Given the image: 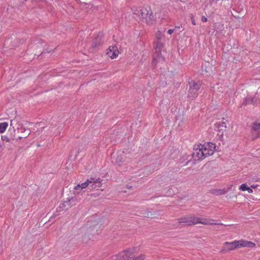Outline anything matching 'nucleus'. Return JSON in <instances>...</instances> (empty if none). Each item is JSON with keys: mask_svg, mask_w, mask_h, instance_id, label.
<instances>
[{"mask_svg": "<svg viewBox=\"0 0 260 260\" xmlns=\"http://www.w3.org/2000/svg\"><path fill=\"white\" fill-rule=\"evenodd\" d=\"M133 12L134 15L141 17L148 25H152L155 21L152 11L149 7L142 8H134L133 9Z\"/></svg>", "mask_w": 260, "mask_h": 260, "instance_id": "nucleus-1", "label": "nucleus"}, {"mask_svg": "<svg viewBox=\"0 0 260 260\" xmlns=\"http://www.w3.org/2000/svg\"><path fill=\"white\" fill-rule=\"evenodd\" d=\"M133 12L134 15L141 17L148 25H152L155 21L152 11L149 7L142 8H134L133 9Z\"/></svg>", "mask_w": 260, "mask_h": 260, "instance_id": "nucleus-2", "label": "nucleus"}, {"mask_svg": "<svg viewBox=\"0 0 260 260\" xmlns=\"http://www.w3.org/2000/svg\"><path fill=\"white\" fill-rule=\"evenodd\" d=\"M140 249L138 247H133L124 251L118 255L117 260H144L146 256L143 253L139 254Z\"/></svg>", "mask_w": 260, "mask_h": 260, "instance_id": "nucleus-3", "label": "nucleus"}, {"mask_svg": "<svg viewBox=\"0 0 260 260\" xmlns=\"http://www.w3.org/2000/svg\"><path fill=\"white\" fill-rule=\"evenodd\" d=\"M161 34H159L157 39L154 42V53L153 55V63L156 64L158 61L163 60L161 56V50L163 48Z\"/></svg>", "mask_w": 260, "mask_h": 260, "instance_id": "nucleus-4", "label": "nucleus"}, {"mask_svg": "<svg viewBox=\"0 0 260 260\" xmlns=\"http://www.w3.org/2000/svg\"><path fill=\"white\" fill-rule=\"evenodd\" d=\"M101 232L100 225L94 221L91 222L87 225L86 232L83 238V240H84L86 238L92 240L95 236L100 234Z\"/></svg>", "mask_w": 260, "mask_h": 260, "instance_id": "nucleus-5", "label": "nucleus"}, {"mask_svg": "<svg viewBox=\"0 0 260 260\" xmlns=\"http://www.w3.org/2000/svg\"><path fill=\"white\" fill-rule=\"evenodd\" d=\"M189 83V89L188 96L189 98L193 99L197 97L198 95V91L200 88L201 83L200 82L196 83L193 80H191Z\"/></svg>", "mask_w": 260, "mask_h": 260, "instance_id": "nucleus-6", "label": "nucleus"}, {"mask_svg": "<svg viewBox=\"0 0 260 260\" xmlns=\"http://www.w3.org/2000/svg\"><path fill=\"white\" fill-rule=\"evenodd\" d=\"M201 145L200 148H202L204 155H205L206 157L212 155L214 154L216 148V145L215 144L211 142H208L205 143L203 145Z\"/></svg>", "mask_w": 260, "mask_h": 260, "instance_id": "nucleus-7", "label": "nucleus"}, {"mask_svg": "<svg viewBox=\"0 0 260 260\" xmlns=\"http://www.w3.org/2000/svg\"><path fill=\"white\" fill-rule=\"evenodd\" d=\"M98 183H100V181L98 180H94L93 178H90L87 179L85 182L82 183L81 184H79L77 186H75L74 189L75 190L77 189H83L85 188L86 187L89 186V188H91V189L95 188V184Z\"/></svg>", "mask_w": 260, "mask_h": 260, "instance_id": "nucleus-8", "label": "nucleus"}, {"mask_svg": "<svg viewBox=\"0 0 260 260\" xmlns=\"http://www.w3.org/2000/svg\"><path fill=\"white\" fill-rule=\"evenodd\" d=\"M196 217L194 215H188L182 216L178 219V222L179 224L190 225L197 224Z\"/></svg>", "mask_w": 260, "mask_h": 260, "instance_id": "nucleus-9", "label": "nucleus"}, {"mask_svg": "<svg viewBox=\"0 0 260 260\" xmlns=\"http://www.w3.org/2000/svg\"><path fill=\"white\" fill-rule=\"evenodd\" d=\"M226 124L224 122H219L214 125V131L216 132L218 138L221 140L226 131Z\"/></svg>", "mask_w": 260, "mask_h": 260, "instance_id": "nucleus-10", "label": "nucleus"}, {"mask_svg": "<svg viewBox=\"0 0 260 260\" xmlns=\"http://www.w3.org/2000/svg\"><path fill=\"white\" fill-rule=\"evenodd\" d=\"M201 145H196L193 147V152L192 153V158L195 160H199L201 159H203L206 157L205 155H204V153L202 148H200Z\"/></svg>", "mask_w": 260, "mask_h": 260, "instance_id": "nucleus-11", "label": "nucleus"}, {"mask_svg": "<svg viewBox=\"0 0 260 260\" xmlns=\"http://www.w3.org/2000/svg\"><path fill=\"white\" fill-rule=\"evenodd\" d=\"M238 246L237 240L231 242H225L223 243L222 251L224 252L233 251L236 249H238Z\"/></svg>", "mask_w": 260, "mask_h": 260, "instance_id": "nucleus-12", "label": "nucleus"}, {"mask_svg": "<svg viewBox=\"0 0 260 260\" xmlns=\"http://www.w3.org/2000/svg\"><path fill=\"white\" fill-rule=\"evenodd\" d=\"M106 54L109 57L113 59L117 57L119 54V51L116 46L112 45L109 46L107 49Z\"/></svg>", "mask_w": 260, "mask_h": 260, "instance_id": "nucleus-13", "label": "nucleus"}, {"mask_svg": "<svg viewBox=\"0 0 260 260\" xmlns=\"http://www.w3.org/2000/svg\"><path fill=\"white\" fill-rule=\"evenodd\" d=\"M237 244L238 245V248L242 247L253 248L255 247L256 245V244L254 243L251 241L243 239L237 240Z\"/></svg>", "mask_w": 260, "mask_h": 260, "instance_id": "nucleus-14", "label": "nucleus"}, {"mask_svg": "<svg viewBox=\"0 0 260 260\" xmlns=\"http://www.w3.org/2000/svg\"><path fill=\"white\" fill-rule=\"evenodd\" d=\"M197 220V223H201L204 225H216V224H219V225H222L223 224L221 223H217L215 222V220L212 219H201L198 217H196Z\"/></svg>", "mask_w": 260, "mask_h": 260, "instance_id": "nucleus-15", "label": "nucleus"}, {"mask_svg": "<svg viewBox=\"0 0 260 260\" xmlns=\"http://www.w3.org/2000/svg\"><path fill=\"white\" fill-rule=\"evenodd\" d=\"M252 133L255 134L256 137H258L260 135V122H255L252 126Z\"/></svg>", "mask_w": 260, "mask_h": 260, "instance_id": "nucleus-16", "label": "nucleus"}, {"mask_svg": "<svg viewBox=\"0 0 260 260\" xmlns=\"http://www.w3.org/2000/svg\"><path fill=\"white\" fill-rule=\"evenodd\" d=\"M73 200V198H67V200L60 205L59 208H61L62 210H68L71 207L72 205H71L70 202Z\"/></svg>", "mask_w": 260, "mask_h": 260, "instance_id": "nucleus-17", "label": "nucleus"}, {"mask_svg": "<svg viewBox=\"0 0 260 260\" xmlns=\"http://www.w3.org/2000/svg\"><path fill=\"white\" fill-rule=\"evenodd\" d=\"M21 132L24 133L22 136L19 137V139H21L24 138H26L30 134V131L28 129H25L24 128H22L21 129Z\"/></svg>", "mask_w": 260, "mask_h": 260, "instance_id": "nucleus-18", "label": "nucleus"}, {"mask_svg": "<svg viewBox=\"0 0 260 260\" xmlns=\"http://www.w3.org/2000/svg\"><path fill=\"white\" fill-rule=\"evenodd\" d=\"M8 124L7 122L0 123V133H4L7 128Z\"/></svg>", "mask_w": 260, "mask_h": 260, "instance_id": "nucleus-19", "label": "nucleus"}, {"mask_svg": "<svg viewBox=\"0 0 260 260\" xmlns=\"http://www.w3.org/2000/svg\"><path fill=\"white\" fill-rule=\"evenodd\" d=\"M226 192V190L225 189H216L213 191V193L217 196H221L225 194Z\"/></svg>", "mask_w": 260, "mask_h": 260, "instance_id": "nucleus-20", "label": "nucleus"}, {"mask_svg": "<svg viewBox=\"0 0 260 260\" xmlns=\"http://www.w3.org/2000/svg\"><path fill=\"white\" fill-rule=\"evenodd\" d=\"M255 101L254 99H250V98H246L242 103V105H247L250 104H254Z\"/></svg>", "mask_w": 260, "mask_h": 260, "instance_id": "nucleus-21", "label": "nucleus"}, {"mask_svg": "<svg viewBox=\"0 0 260 260\" xmlns=\"http://www.w3.org/2000/svg\"><path fill=\"white\" fill-rule=\"evenodd\" d=\"M233 10H234V12H232V14L235 18L239 19V18H242L244 16L243 14H237V12L234 9H233Z\"/></svg>", "mask_w": 260, "mask_h": 260, "instance_id": "nucleus-22", "label": "nucleus"}, {"mask_svg": "<svg viewBox=\"0 0 260 260\" xmlns=\"http://www.w3.org/2000/svg\"><path fill=\"white\" fill-rule=\"evenodd\" d=\"M249 187L246 183H243L239 186V189L243 191H247Z\"/></svg>", "mask_w": 260, "mask_h": 260, "instance_id": "nucleus-23", "label": "nucleus"}, {"mask_svg": "<svg viewBox=\"0 0 260 260\" xmlns=\"http://www.w3.org/2000/svg\"><path fill=\"white\" fill-rule=\"evenodd\" d=\"M202 21L204 22H206L207 21V18L205 16H202Z\"/></svg>", "mask_w": 260, "mask_h": 260, "instance_id": "nucleus-24", "label": "nucleus"}, {"mask_svg": "<svg viewBox=\"0 0 260 260\" xmlns=\"http://www.w3.org/2000/svg\"><path fill=\"white\" fill-rule=\"evenodd\" d=\"M258 186H259V185L258 184H255V185L253 184V185H251L250 187L251 188L255 189V188L258 187Z\"/></svg>", "mask_w": 260, "mask_h": 260, "instance_id": "nucleus-25", "label": "nucleus"}, {"mask_svg": "<svg viewBox=\"0 0 260 260\" xmlns=\"http://www.w3.org/2000/svg\"><path fill=\"white\" fill-rule=\"evenodd\" d=\"M248 193H253V190L251 188V187H249L248 188L247 191Z\"/></svg>", "mask_w": 260, "mask_h": 260, "instance_id": "nucleus-26", "label": "nucleus"}, {"mask_svg": "<svg viewBox=\"0 0 260 260\" xmlns=\"http://www.w3.org/2000/svg\"><path fill=\"white\" fill-rule=\"evenodd\" d=\"M191 22H192V23L193 25H195L196 23H195V21H194V19L192 17H191Z\"/></svg>", "mask_w": 260, "mask_h": 260, "instance_id": "nucleus-27", "label": "nucleus"}, {"mask_svg": "<svg viewBox=\"0 0 260 260\" xmlns=\"http://www.w3.org/2000/svg\"><path fill=\"white\" fill-rule=\"evenodd\" d=\"M174 31V29H169L167 32H173V31Z\"/></svg>", "mask_w": 260, "mask_h": 260, "instance_id": "nucleus-28", "label": "nucleus"}, {"mask_svg": "<svg viewBox=\"0 0 260 260\" xmlns=\"http://www.w3.org/2000/svg\"><path fill=\"white\" fill-rule=\"evenodd\" d=\"M180 28V26H176V27H175V28Z\"/></svg>", "mask_w": 260, "mask_h": 260, "instance_id": "nucleus-29", "label": "nucleus"}, {"mask_svg": "<svg viewBox=\"0 0 260 260\" xmlns=\"http://www.w3.org/2000/svg\"><path fill=\"white\" fill-rule=\"evenodd\" d=\"M116 163H118V159H117V160H116Z\"/></svg>", "mask_w": 260, "mask_h": 260, "instance_id": "nucleus-30", "label": "nucleus"}]
</instances>
